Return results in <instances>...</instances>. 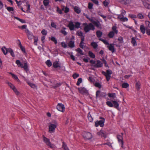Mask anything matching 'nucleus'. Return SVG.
Listing matches in <instances>:
<instances>
[{
  "instance_id": "obj_64",
  "label": "nucleus",
  "mask_w": 150,
  "mask_h": 150,
  "mask_svg": "<svg viewBox=\"0 0 150 150\" xmlns=\"http://www.w3.org/2000/svg\"><path fill=\"white\" fill-rule=\"evenodd\" d=\"M146 25L148 27L150 28V22L148 21H145Z\"/></svg>"
},
{
  "instance_id": "obj_47",
  "label": "nucleus",
  "mask_w": 150,
  "mask_h": 150,
  "mask_svg": "<svg viewBox=\"0 0 150 150\" xmlns=\"http://www.w3.org/2000/svg\"><path fill=\"white\" fill-rule=\"evenodd\" d=\"M108 96L110 98H115L116 97L115 94V93H109Z\"/></svg>"
},
{
  "instance_id": "obj_4",
  "label": "nucleus",
  "mask_w": 150,
  "mask_h": 150,
  "mask_svg": "<svg viewBox=\"0 0 150 150\" xmlns=\"http://www.w3.org/2000/svg\"><path fill=\"white\" fill-rule=\"evenodd\" d=\"M102 74L106 77L107 81H108L110 79L111 76L110 75L112 74V72L111 70L108 69L106 70V72L102 71Z\"/></svg>"
},
{
  "instance_id": "obj_3",
  "label": "nucleus",
  "mask_w": 150,
  "mask_h": 150,
  "mask_svg": "<svg viewBox=\"0 0 150 150\" xmlns=\"http://www.w3.org/2000/svg\"><path fill=\"white\" fill-rule=\"evenodd\" d=\"M16 63L17 64L18 67H21V68H23L25 71H27L28 70V64L26 62H24V65H23V64L21 63L20 60H17L16 61Z\"/></svg>"
},
{
  "instance_id": "obj_10",
  "label": "nucleus",
  "mask_w": 150,
  "mask_h": 150,
  "mask_svg": "<svg viewBox=\"0 0 150 150\" xmlns=\"http://www.w3.org/2000/svg\"><path fill=\"white\" fill-rule=\"evenodd\" d=\"M83 137L85 139H90L92 137V134L90 132H84L82 133Z\"/></svg>"
},
{
  "instance_id": "obj_42",
  "label": "nucleus",
  "mask_w": 150,
  "mask_h": 150,
  "mask_svg": "<svg viewBox=\"0 0 150 150\" xmlns=\"http://www.w3.org/2000/svg\"><path fill=\"white\" fill-rule=\"evenodd\" d=\"M88 120L90 122H92L93 121V118L90 114V112L88 113Z\"/></svg>"
},
{
  "instance_id": "obj_29",
  "label": "nucleus",
  "mask_w": 150,
  "mask_h": 150,
  "mask_svg": "<svg viewBox=\"0 0 150 150\" xmlns=\"http://www.w3.org/2000/svg\"><path fill=\"white\" fill-rule=\"evenodd\" d=\"M75 51L80 54L81 55H84V54L82 50L79 48L76 49L75 50Z\"/></svg>"
},
{
  "instance_id": "obj_54",
  "label": "nucleus",
  "mask_w": 150,
  "mask_h": 150,
  "mask_svg": "<svg viewBox=\"0 0 150 150\" xmlns=\"http://www.w3.org/2000/svg\"><path fill=\"white\" fill-rule=\"evenodd\" d=\"M101 145H107L109 147H112L111 144L109 142H107L106 143H103Z\"/></svg>"
},
{
  "instance_id": "obj_20",
  "label": "nucleus",
  "mask_w": 150,
  "mask_h": 150,
  "mask_svg": "<svg viewBox=\"0 0 150 150\" xmlns=\"http://www.w3.org/2000/svg\"><path fill=\"white\" fill-rule=\"evenodd\" d=\"M66 29V28L64 27H63L62 28L60 32L63 34L64 35H66L67 34V32L65 31V30Z\"/></svg>"
},
{
  "instance_id": "obj_44",
  "label": "nucleus",
  "mask_w": 150,
  "mask_h": 150,
  "mask_svg": "<svg viewBox=\"0 0 150 150\" xmlns=\"http://www.w3.org/2000/svg\"><path fill=\"white\" fill-rule=\"evenodd\" d=\"M81 23H80L77 22L75 23V28H78L80 27Z\"/></svg>"
},
{
  "instance_id": "obj_12",
  "label": "nucleus",
  "mask_w": 150,
  "mask_h": 150,
  "mask_svg": "<svg viewBox=\"0 0 150 150\" xmlns=\"http://www.w3.org/2000/svg\"><path fill=\"white\" fill-rule=\"evenodd\" d=\"M57 127V125L55 124H50L48 126L49 132L52 133L55 132V129Z\"/></svg>"
},
{
  "instance_id": "obj_22",
  "label": "nucleus",
  "mask_w": 150,
  "mask_h": 150,
  "mask_svg": "<svg viewBox=\"0 0 150 150\" xmlns=\"http://www.w3.org/2000/svg\"><path fill=\"white\" fill-rule=\"evenodd\" d=\"M140 29L141 32L143 34H144L145 33L146 29L143 25H141L140 26Z\"/></svg>"
},
{
  "instance_id": "obj_53",
  "label": "nucleus",
  "mask_w": 150,
  "mask_h": 150,
  "mask_svg": "<svg viewBox=\"0 0 150 150\" xmlns=\"http://www.w3.org/2000/svg\"><path fill=\"white\" fill-rule=\"evenodd\" d=\"M95 86L96 87L100 88L101 87V84L99 82H96L95 84Z\"/></svg>"
},
{
  "instance_id": "obj_5",
  "label": "nucleus",
  "mask_w": 150,
  "mask_h": 150,
  "mask_svg": "<svg viewBox=\"0 0 150 150\" xmlns=\"http://www.w3.org/2000/svg\"><path fill=\"white\" fill-rule=\"evenodd\" d=\"M43 140L44 142L46 144V145L51 148H54L55 147V145L51 143L50 140L49 139L43 136Z\"/></svg>"
},
{
  "instance_id": "obj_55",
  "label": "nucleus",
  "mask_w": 150,
  "mask_h": 150,
  "mask_svg": "<svg viewBox=\"0 0 150 150\" xmlns=\"http://www.w3.org/2000/svg\"><path fill=\"white\" fill-rule=\"evenodd\" d=\"M129 16L130 18L134 19V18H137V16L136 15L134 14H129Z\"/></svg>"
},
{
  "instance_id": "obj_43",
  "label": "nucleus",
  "mask_w": 150,
  "mask_h": 150,
  "mask_svg": "<svg viewBox=\"0 0 150 150\" xmlns=\"http://www.w3.org/2000/svg\"><path fill=\"white\" fill-rule=\"evenodd\" d=\"M83 15L84 16H85L86 17L87 19H88L91 22V21H92V20L93 19V18H90L89 17L88 15V14H86L85 13H84L83 14Z\"/></svg>"
},
{
  "instance_id": "obj_40",
  "label": "nucleus",
  "mask_w": 150,
  "mask_h": 150,
  "mask_svg": "<svg viewBox=\"0 0 150 150\" xmlns=\"http://www.w3.org/2000/svg\"><path fill=\"white\" fill-rule=\"evenodd\" d=\"M129 86V84L127 83H123L122 85V86L124 88H127Z\"/></svg>"
},
{
  "instance_id": "obj_6",
  "label": "nucleus",
  "mask_w": 150,
  "mask_h": 150,
  "mask_svg": "<svg viewBox=\"0 0 150 150\" xmlns=\"http://www.w3.org/2000/svg\"><path fill=\"white\" fill-rule=\"evenodd\" d=\"M123 133H121V134H118L117 136V139L118 142L120 145H121V147L123 148Z\"/></svg>"
},
{
  "instance_id": "obj_50",
  "label": "nucleus",
  "mask_w": 150,
  "mask_h": 150,
  "mask_svg": "<svg viewBox=\"0 0 150 150\" xmlns=\"http://www.w3.org/2000/svg\"><path fill=\"white\" fill-rule=\"evenodd\" d=\"M79 46L81 48L83 49L86 46V44L83 42V43L81 45V42H80Z\"/></svg>"
},
{
  "instance_id": "obj_16",
  "label": "nucleus",
  "mask_w": 150,
  "mask_h": 150,
  "mask_svg": "<svg viewBox=\"0 0 150 150\" xmlns=\"http://www.w3.org/2000/svg\"><path fill=\"white\" fill-rule=\"evenodd\" d=\"M117 1L122 4L125 5L129 4L131 1V0H117Z\"/></svg>"
},
{
  "instance_id": "obj_32",
  "label": "nucleus",
  "mask_w": 150,
  "mask_h": 150,
  "mask_svg": "<svg viewBox=\"0 0 150 150\" xmlns=\"http://www.w3.org/2000/svg\"><path fill=\"white\" fill-rule=\"evenodd\" d=\"M144 6L146 8L150 9V4L146 2H143Z\"/></svg>"
},
{
  "instance_id": "obj_36",
  "label": "nucleus",
  "mask_w": 150,
  "mask_h": 150,
  "mask_svg": "<svg viewBox=\"0 0 150 150\" xmlns=\"http://www.w3.org/2000/svg\"><path fill=\"white\" fill-rule=\"evenodd\" d=\"M99 40L102 41L106 45H108L109 44L108 41L101 38H99Z\"/></svg>"
},
{
  "instance_id": "obj_60",
  "label": "nucleus",
  "mask_w": 150,
  "mask_h": 150,
  "mask_svg": "<svg viewBox=\"0 0 150 150\" xmlns=\"http://www.w3.org/2000/svg\"><path fill=\"white\" fill-rule=\"evenodd\" d=\"M51 26L55 28H57V25L56 24L54 23V22H52L51 23Z\"/></svg>"
},
{
  "instance_id": "obj_23",
  "label": "nucleus",
  "mask_w": 150,
  "mask_h": 150,
  "mask_svg": "<svg viewBox=\"0 0 150 150\" xmlns=\"http://www.w3.org/2000/svg\"><path fill=\"white\" fill-rule=\"evenodd\" d=\"M74 10L75 12L78 14H79L81 12L80 8L77 6H75L74 7Z\"/></svg>"
},
{
  "instance_id": "obj_24",
  "label": "nucleus",
  "mask_w": 150,
  "mask_h": 150,
  "mask_svg": "<svg viewBox=\"0 0 150 150\" xmlns=\"http://www.w3.org/2000/svg\"><path fill=\"white\" fill-rule=\"evenodd\" d=\"M68 46L70 47L73 48L75 46L74 42L72 40L70 41L69 43Z\"/></svg>"
},
{
  "instance_id": "obj_18",
  "label": "nucleus",
  "mask_w": 150,
  "mask_h": 150,
  "mask_svg": "<svg viewBox=\"0 0 150 150\" xmlns=\"http://www.w3.org/2000/svg\"><path fill=\"white\" fill-rule=\"evenodd\" d=\"M97 134L98 135L100 136L101 137H103L104 138L106 137V134L105 132L102 130H101L100 132H98L97 133Z\"/></svg>"
},
{
  "instance_id": "obj_13",
  "label": "nucleus",
  "mask_w": 150,
  "mask_h": 150,
  "mask_svg": "<svg viewBox=\"0 0 150 150\" xmlns=\"http://www.w3.org/2000/svg\"><path fill=\"white\" fill-rule=\"evenodd\" d=\"M68 27H69L70 30H74L75 28V25L72 21H70L68 25Z\"/></svg>"
},
{
  "instance_id": "obj_61",
  "label": "nucleus",
  "mask_w": 150,
  "mask_h": 150,
  "mask_svg": "<svg viewBox=\"0 0 150 150\" xmlns=\"http://www.w3.org/2000/svg\"><path fill=\"white\" fill-rule=\"evenodd\" d=\"M69 11V8L67 7V6L65 7L64 8V12L65 13H68Z\"/></svg>"
},
{
  "instance_id": "obj_26",
  "label": "nucleus",
  "mask_w": 150,
  "mask_h": 150,
  "mask_svg": "<svg viewBox=\"0 0 150 150\" xmlns=\"http://www.w3.org/2000/svg\"><path fill=\"white\" fill-rule=\"evenodd\" d=\"M8 48H7L5 47L2 48L1 50L4 55H6L7 53L8 52Z\"/></svg>"
},
{
  "instance_id": "obj_35",
  "label": "nucleus",
  "mask_w": 150,
  "mask_h": 150,
  "mask_svg": "<svg viewBox=\"0 0 150 150\" xmlns=\"http://www.w3.org/2000/svg\"><path fill=\"white\" fill-rule=\"evenodd\" d=\"M115 34L114 31H110L108 33V36L110 38H112L114 37Z\"/></svg>"
},
{
  "instance_id": "obj_31",
  "label": "nucleus",
  "mask_w": 150,
  "mask_h": 150,
  "mask_svg": "<svg viewBox=\"0 0 150 150\" xmlns=\"http://www.w3.org/2000/svg\"><path fill=\"white\" fill-rule=\"evenodd\" d=\"M131 42L134 46L137 45V42L134 37H132V38Z\"/></svg>"
},
{
  "instance_id": "obj_7",
  "label": "nucleus",
  "mask_w": 150,
  "mask_h": 150,
  "mask_svg": "<svg viewBox=\"0 0 150 150\" xmlns=\"http://www.w3.org/2000/svg\"><path fill=\"white\" fill-rule=\"evenodd\" d=\"M100 119L101 120L99 121H97L95 123V126L97 127L99 125L101 127H103L104 125V122L105 120V119L102 117H100Z\"/></svg>"
},
{
  "instance_id": "obj_48",
  "label": "nucleus",
  "mask_w": 150,
  "mask_h": 150,
  "mask_svg": "<svg viewBox=\"0 0 150 150\" xmlns=\"http://www.w3.org/2000/svg\"><path fill=\"white\" fill-rule=\"evenodd\" d=\"M50 39L55 44L57 43V41L55 38L54 37H51Z\"/></svg>"
},
{
  "instance_id": "obj_49",
  "label": "nucleus",
  "mask_w": 150,
  "mask_h": 150,
  "mask_svg": "<svg viewBox=\"0 0 150 150\" xmlns=\"http://www.w3.org/2000/svg\"><path fill=\"white\" fill-rule=\"evenodd\" d=\"M101 94V92L99 90H98L97 91L96 93V98L98 97H100L101 96V95H100Z\"/></svg>"
},
{
  "instance_id": "obj_2",
  "label": "nucleus",
  "mask_w": 150,
  "mask_h": 150,
  "mask_svg": "<svg viewBox=\"0 0 150 150\" xmlns=\"http://www.w3.org/2000/svg\"><path fill=\"white\" fill-rule=\"evenodd\" d=\"M112 102L110 101H108L106 102V104L110 107H114L115 108L118 109L119 107V104L118 102V100H112Z\"/></svg>"
},
{
  "instance_id": "obj_52",
  "label": "nucleus",
  "mask_w": 150,
  "mask_h": 150,
  "mask_svg": "<svg viewBox=\"0 0 150 150\" xmlns=\"http://www.w3.org/2000/svg\"><path fill=\"white\" fill-rule=\"evenodd\" d=\"M82 78H79L77 82L76 83V85L77 86H79L80 84L82 82Z\"/></svg>"
},
{
  "instance_id": "obj_14",
  "label": "nucleus",
  "mask_w": 150,
  "mask_h": 150,
  "mask_svg": "<svg viewBox=\"0 0 150 150\" xmlns=\"http://www.w3.org/2000/svg\"><path fill=\"white\" fill-rule=\"evenodd\" d=\"M79 92L82 94L87 95L88 94V91L84 87L79 88Z\"/></svg>"
},
{
  "instance_id": "obj_30",
  "label": "nucleus",
  "mask_w": 150,
  "mask_h": 150,
  "mask_svg": "<svg viewBox=\"0 0 150 150\" xmlns=\"http://www.w3.org/2000/svg\"><path fill=\"white\" fill-rule=\"evenodd\" d=\"M27 82L28 84L32 88H34L36 87L35 84L31 83L30 82L27 81Z\"/></svg>"
},
{
  "instance_id": "obj_28",
  "label": "nucleus",
  "mask_w": 150,
  "mask_h": 150,
  "mask_svg": "<svg viewBox=\"0 0 150 150\" xmlns=\"http://www.w3.org/2000/svg\"><path fill=\"white\" fill-rule=\"evenodd\" d=\"M62 148L64 150H69V148L66 144L64 142H62Z\"/></svg>"
},
{
  "instance_id": "obj_45",
  "label": "nucleus",
  "mask_w": 150,
  "mask_h": 150,
  "mask_svg": "<svg viewBox=\"0 0 150 150\" xmlns=\"http://www.w3.org/2000/svg\"><path fill=\"white\" fill-rule=\"evenodd\" d=\"M43 3L45 6H47L49 4V0H44Z\"/></svg>"
},
{
  "instance_id": "obj_59",
  "label": "nucleus",
  "mask_w": 150,
  "mask_h": 150,
  "mask_svg": "<svg viewBox=\"0 0 150 150\" xmlns=\"http://www.w3.org/2000/svg\"><path fill=\"white\" fill-rule=\"evenodd\" d=\"M118 40L120 43H122L123 42V38L122 37H120L118 38Z\"/></svg>"
},
{
  "instance_id": "obj_57",
  "label": "nucleus",
  "mask_w": 150,
  "mask_h": 150,
  "mask_svg": "<svg viewBox=\"0 0 150 150\" xmlns=\"http://www.w3.org/2000/svg\"><path fill=\"white\" fill-rule=\"evenodd\" d=\"M6 9L9 12L13 11L14 10L13 8V7H8L6 8Z\"/></svg>"
},
{
  "instance_id": "obj_1",
  "label": "nucleus",
  "mask_w": 150,
  "mask_h": 150,
  "mask_svg": "<svg viewBox=\"0 0 150 150\" xmlns=\"http://www.w3.org/2000/svg\"><path fill=\"white\" fill-rule=\"evenodd\" d=\"M83 25L84 26V30L86 33L88 32L91 30H93L95 29L94 26L91 23L88 24L87 23H83Z\"/></svg>"
},
{
  "instance_id": "obj_11",
  "label": "nucleus",
  "mask_w": 150,
  "mask_h": 150,
  "mask_svg": "<svg viewBox=\"0 0 150 150\" xmlns=\"http://www.w3.org/2000/svg\"><path fill=\"white\" fill-rule=\"evenodd\" d=\"M57 110L60 112H64L65 110L64 105L62 103H58L56 106Z\"/></svg>"
},
{
  "instance_id": "obj_8",
  "label": "nucleus",
  "mask_w": 150,
  "mask_h": 150,
  "mask_svg": "<svg viewBox=\"0 0 150 150\" xmlns=\"http://www.w3.org/2000/svg\"><path fill=\"white\" fill-rule=\"evenodd\" d=\"M91 66L93 67L92 68L93 70H95L94 68H98L101 67L103 66V63L100 60H98L96 61V63L94 65L91 64Z\"/></svg>"
},
{
  "instance_id": "obj_58",
  "label": "nucleus",
  "mask_w": 150,
  "mask_h": 150,
  "mask_svg": "<svg viewBox=\"0 0 150 150\" xmlns=\"http://www.w3.org/2000/svg\"><path fill=\"white\" fill-rule=\"evenodd\" d=\"M137 17L140 19H143L144 17V16L141 13H139L138 14Z\"/></svg>"
},
{
  "instance_id": "obj_37",
  "label": "nucleus",
  "mask_w": 150,
  "mask_h": 150,
  "mask_svg": "<svg viewBox=\"0 0 150 150\" xmlns=\"http://www.w3.org/2000/svg\"><path fill=\"white\" fill-rule=\"evenodd\" d=\"M117 28L115 26H113L112 28V31H114L116 34H117L118 32V30H117Z\"/></svg>"
},
{
  "instance_id": "obj_34",
  "label": "nucleus",
  "mask_w": 150,
  "mask_h": 150,
  "mask_svg": "<svg viewBox=\"0 0 150 150\" xmlns=\"http://www.w3.org/2000/svg\"><path fill=\"white\" fill-rule=\"evenodd\" d=\"M110 3L109 0H105L104 1H103V4L105 7H107L108 6Z\"/></svg>"
},
{
  "instance_id": "obj_25",
  "label": "nucleus",
  "mask_w": 150,
  "mask_h": 150,
  "mask_svg": "<svg viewBox=\"0 0 150 150\" xmlns=\"http://www.w3.org/2000/svg\"><path fill=\"white\" fill-rule=\"evenodd\" d=\"M8 52L10 53L11 55L13 57H15V54L12 49L11 48H8Z\"/></svg>"
},
{
  "instance_id": "obj_15",
  "label": "nucleus",
  "mask_w": 150,
  "mask_h": 150,
  "mask_svg": "<svg viewBox=\"0 0 150 150\" xmlns=\"http://www.w3.org/2000/svg\"><path fill=\"white\" fill-rule=\"evenodd\" d=\"M91 22H92L94 25L96 26L97 28H100L101 27V24L100 22L98 21L97 20V21H96L93 20V19L92 20V21H91Z\"/></svg>"
},
{
  "instance_id": "obj_51",
  "label": "nucleus",
  "mask_w": 150,
  "mask_h": 150,
  "mask_svg": "<svg viewBox=\"0 0 150 150\" xmlns=\"http://www.w3.org/2000/svg\"><path fill=\"white\" fill-rule=\"evenodd\" d=\"M34 44L35 45H37L38 44L37 43V42L38 41V38L37 37H34Z\"/></svg>"
},
{
  "instance_id": "obj_62",
  "label": "nucleus",
  "mask_w": 150,
  "mask_h": 150,
  "mask_svg": "<svg viewBox=\"0 0 150 150\" xmlns=\"http://www.w3.org/2000/svg\"><path fill=\"white\" fill-rule=\"evenodd\" d=\"M77 35L81 37H82L83 36V33L81 31H80L79 32L78 31L76 33Z\"/></svg>"
},
{
  "instance_id": "obj_19",
  "label": "nucleus",
  "mask_w": 150,
  "mask_h": 150,
  "mask_svg": "<svg viewBox=\"0 0 150 150\" xmlns=\"http://www.w3.org/2000/svg\"><path fill=\"white\" fill-rule=\"evenodd\" d=\"M9 74H11L13 78L15 80H16L18 82H20V80L19 79H18V77L15 75L14 74L12 73L11 72H9Z\"/></svg>"
},
{
  "instance_id": "obj_17",
  "label": "nucleus",
  "mask_w": 150,
  "mask_h": 150,
  "mask_svg": "<svg viewBox=\"0 0 150 150\" xmlns=\"http://www.w3.org/2000/svg\"><path fill=\"white\" fill-rule=\"evenodd\" d=\"M107 47L108 48L109 50L111 51L112 53L114 52L115 50L113 44H109V45L107 46Z\"/></svg>"
},
{
  "instance_id": "obj_63",
  "label": "nucleus",
  "mask_w": 150,
  "mask_h": 150,
  "mask_svg": "<svg viewBox=\"0 0 150 150\" xmlns=\"http://www.w3.org/2000/svg\"><path fill=\"white\" fill-rule=\"evenodd\" d=\"M61 45L62 47L64 48H66L67 47V44H66L64 42H61Z\"/></svg>"
},
{
  "instance_id": "obj_27",
  "label": "nucleus",
  "mask_w": 150,
  "mask_h": 150,
  "mask_svg": "<svg viewBox=\"0 0 150 150\" xmlns=\"http://www.w3.org/2000/svg\"><path fill=\"white\" fill-rule=\"evenodd\" d=\"M96 34L97 37L99 38L102 35V33L100 30H98L96 32Z\"/></svg>"
},
{
  "instance_id": "obj_41",
  "label": "nucleus",
  "mask_w": 150,
  "mask_h": 150,
  "mask_svg": "<svg viewBox=\"0 0 150 150\" xmlns=\"http://www.w3.org/2000/svg\"><path fill=\"white\" fill-rule=\"evenodd\" d=\"M27 35L28 38L29 40H32L33 37L34 38L35 37L33 35L32 32Z\"/></svg>"
},
{
  "instance_id": "obj_9",
  "label": "nucleus",
  "mask_w": 150,
  "mask_h": 150,
  "mask_svg": "<svg viewBox=\"0 0 150 150\" xmlns=\"http://www.w3.org/2000/svg\"><path fill=\"white\" fill-rule=\"evenodd\" d=\"M7 83L10 88L13 90L16 95H18L19 94V92L17 90L14 85L10 82H8Z\"/></svg>"
},
{
  "instance_id": "obj_56",
  "label": "nucleus",
  "mask_w": 150,
  "mask_h": 150,
  "mask_svg": "<svg viewBox=\"0 0 150 150\" xmlns=\"http://www.w3.org/2000/svg\"><path fill=\"white\" fill-rule=\"evenodd\" d=\"M57 11L60 14H62V10L58 6L57 7Z\"/></svg>"
},
{
  "instance_id": "obj_38",
  "label": "nucleus",
  "mask_w": 150,
  "mask_h": 150,
  "mask_svg": "<svg viewBox=\"0 0 150 150\" xmlns=\"http://www.w3.org/2000/svg\"><path fill=\"white\" fill-rule=\"evenodd\" d=\"M88 55L89 56L92 58H94L95 57V55L91 51L88 52Z\"/></svg>"
},
{
  "instance_id": "obj_39",
  "label": "nucleus",
  "mask_w": 150,
  "mask_h": 150,
  "mask_svg": "<svg viewBox=\"0 0 150 150\" xmlns=\"http://www.w3.org/2000/svg\"><path fill=\"white\" fill-rule=\"evenodd\" d=\"M140 83L139 81L137 82L136 84V89L139 91L140 89Z\"/></svg>"
},
{
  "instance_id": "obj_46",
  "label": "nucleus",
  "mask_w": 150,
  "mask_h": 150,
  "mask_svg": "<svg viewBox=\"0 0 150 150\" xmlns=\"http://www.w3.org/2000/svg\"><path fill=\"white\" fill-rule=\"evenodd\" d=\"M46 64L49 67H51L52 65V62H51L50 60H47L46 62Z\"/></svg>"
},
{
  "instance_id": "obj_21",
  "label": "nucleus",
  "mask_w": 150,
  "mask_h": 150,
  "mask_svg": "<svg viewBox=\"0 0 150 150\" xmlns=\"http://www.w3.org/2000/svg\"><path fill=\"white\" fill-rule=\"evenodd\" d=\"M53 66L54 68H57L60 67V66L59 65L58 62L57 61H56L53 62Z\"/></svg>"
},
{
  "instance_id": "obj_33",
  "label": "nucleus",
  "mask_w": 150,
  "mask_h": 150,
  "mask_svg": "<svg viewBox=\"0 0 150 150\" xmlns=\"http://www.w3.org/2000/svg\"><path fill=\"white\" fill-rule=\"evenodd\" d=\"M91 45L92 46L94 49H96L98 46L97 43L95 42H92L91 43Z\"/></svg>"
}]
</instances>
